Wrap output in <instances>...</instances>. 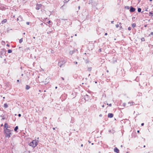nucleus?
Returning <instances> with one entry per match:
<instances>
[{
	"mask_svg": "<svg viewBox=\"0 0 153 153\" xmlns=\"http://www.w3.org/2000/svg\"><path fill=\"white\" fill-rule=\"evenodd\" d=\"M4 130L5 134V137L8 138L10 137V135L11 134L10 130L7 128H4Z\"/></svg>",
	"mask_w": 153,
	"mask_h": 153,
	"instance_id": "1",
	"label": "nucleus"
},
{
	"mask_svg": "<svg viewBox=\"0 0 153 153\" xmlns=\"http://www.w3.org/2000/svg\"><path fill=\"white\" fill-rule=\"evenodd\" d=\"M38 144V141L36 140H34L30 143L29 144L30 146L32 147L33 148L36 147Z\"/></svg>",
	"mask_w": 153,
	"mask_h": 153,
	"instance_id": "2",
	"label": "nucleus"
},
{
	"mask_svg": "<svg viewBox=\"0 0 153 153\" xmlns=\"http://www.w3.org/2000/svg\"><path fill=\"white\" fill-rule=\"evenodd\" d=\"M65 63V62L64 61H61L59 62L58 63V65L60 67H61Z\"/></svg>",
	"mask_w": 153,
	"mask_h": 153,
	"instance_id": "3",
	"label": "nucleus"
},
{
	"mask_svg": "<svg viewBox=\"0 0 153 153\" xmlns=\"http://www.w3.org/2000/svg\"><path fill=\"white\" fill-rule=\"evenodd\" d=\"M135 10V9L134 8L132 7L131 6L130 7V11L131 12H134Z\"/></svg>",
	"mask_w": 153,
	"mask_h": 153,
	"instance_id": "4",
	"label": "nucleus"
},
{
	"mask_svg": "<svg viewBox=\"0 0 153 153\" xmlns=\"http://www.w3.org/2000/svg\"><path fill=\"white\" fill-rule=\"evenodd\" d=\"M42 6V5L41 4H38L36 5V9L37 10H39L40 7H41Z\"/></svg>",
	"mask_w": 153,
	"mask_h": 153,
	"instance_id": "5",
	"label": "nucleus"
},
{
	"mask_svg": "<svg viewBox=\"0 0 153 153\" xmlns=\"http://www.w3.org/2000/svg\"><path fill=\"white\" fill-rule=\"evenodd\" d=\"M113 117V114L111 113H109L108 114V117L109 118H112Z\"/></svg>",
	"mask_w": 153,
	"mask_h": 153,
	"instance_id": "6",
	"label": "nucleus"
},
{
	"mask_svg": "<svg viewBox=\"0 0 153 153\" xmlns=\"http://www.w3.org/2000/svg\"><path fill=\"white\" fill-rule=\"evenodd\" d=\"M114 151L117 153H118L119 152V150L117 148V147H115V148L114 149Z\"/></svg>",
	"mask_w": 153,
	"mask_h": 153,
	"instance_id": "7",
	"label": "nucleus"
},
{
	"mask_svg": "<svg viewBox=\"0 0 153 153\" xmlns=\"http://www.w3.org/2000/svg\"><path fill=\"white\" fill-rule=\"evenodd\" d=\"M75 50H73V51H70L69 52V53L70 54L72 55L74 52H75Z\"/></svg>",
	"mask_w": 153,
	"mask_h": 153,
	"instance_id": "8",
	"label": "nucleus"
},
{
	"mask_svg": "<svg viewBox=\"0 0 153 153\" xmlns=\"http://www.w3.org/2000/svg\"><path fill=\"white\" fill-rule=\"evenodd\" d=\"M4 129H7V128H8V125L6 123L5 124H4Z\"/></svg>",
	"mask_w": 153,
	"mask_h": 153,
	"instance_id": "9",
	"label": "nucleus"
},
{
	"mask_svg": "<svg viewBox=\"0 0 153 153\" xmlns=\"http://www.w3.org/2000/svg\"><path fill=\"white\" fill-rule=\"evenodd\" d=\"M7 21V20L6 19H4L1 22V23L2 24H4L5 23H6Z\"/></svg>",
	"mask_w": 153,
	"mask_h": 153,
	"instance_id": "10",
	"label": "nucleus"
},
{
	"mask_svg": "<svg viewBox=\"0 0 153 153\" xmlns=\"http://www.w3.org/2000/svg\"><path fill=\"white\" fill-rule=\"evenodd\" d=\"M4 107L5 108H7L8 107V106L7 103H5L4 105Z\"/></svg>",
	"mask_w": 153,
	"mask_h": 153,
	"instance_id": "11",
	"label": "nucleus"
},
{
	"mask_svg": "<svg viewBox=\"0 0 153 153\" xmlns=\"http://www.w3.org/2000/svg\"><path fill=\"white\" fill-rule=\"evenodd\" d=\"M30 88V87L28 85H26V90H28Z\"/></svg>",
	"mask_w": 153,
	"mask_h": 153,
	"instance_id": "12",
	"label": "nucleus"
},
{
	"mask_svg": "<svg viewBox=\"0 0 153 153\" xmlns=\"http://www.w3.org/2000/svg\"><path fill=\"white\" fill-rule=\"evenodd\" d=\"M18 126H16V127H15V128H14V130H15V131H17V129H18Z\"/></svg>",
	"mask_w": 153,
	"mask_h": 153,
	"instance_id": "13",
	"label": "nucleus"
},
{
	"mask_svg": "<svg viewBox=\"0 0 153 153\" xmlns=\"http://www.w3.org/2000/svg\"><path fill=\"white\" fill-rule=\"evenodd\" d=\"M134 103V102H129L128 103V104H130V106L131 105H133Z\"/></svg>",
	"mask_w": 153,
	"mask_h": 153,
	"instance_id": "14",
	"label": "nucleus"
},
{
	"mask_svg": "<svg viewBox=\"0 0 153 153\" xmlns=\"http://www.w3.org/2000/svg\"><path fill=\"white\" fill-rule=\"evenodd\" d=\"M132 26L133 27H135L136 26V24L134 23L132 24Z\"/></svg>",
	"mask_w": 153,
	"mask_h": 153,
	"instance_id": "15",
	"label": "nucleus"
},
{
	"mask_svg": "<svg viewBox=\"0 0 153 153\" xmlns=\"http://www.w3.org/2000/svg\"><path fill=\"white\" fill-rule=\"evenodd\" d=\"M12 52V51L11 50L9 49L8 50V53H11Z\"/></svg>",
	"mask_w": 153,
	"mask_h": 153,
	"instance_id": "16",
	"label": "nucleus"
},
{
	"mask_svg": "<svg viewBox=\"0 0 153 153\" xmlns=\"http://www.w3.org/2000/svg\"><path fill=\"white\" fill-rule=\"evenodd\" d=\"M23 41L22 38L21 39H20L19 42L20 43H21Z\"/></svg>",
	"mask_w": 153,
	"mask_h": 153,
	"instance_id": "17",
	"label": "nucleus"
},
{
	"mask_svg": "<svg viewBox=\"0 0 153 153\" xmlns=\"http://www.w3.org/2000/svg\"><path fill=\"white\" fill-rule=\"evenodd\" d=\"M141 9L140 8H138V11L139 12H140L141 11Z\"/></svg>",
	"mask_w": 153,
	"mask_h": 153,
	"instance_id": "18",
	"label": "nucleus"
},
{
	"mask_svg": "<svg viewBox=\"0 0 153 153\" xmlns=\"http://www.w3.org/2000/svg\"><path fill=\"white\" fill-rule=\"evenodd\" d=\"M91 68H88V70L89 71H91Z\"/></svg>",
	"mask_w": 153,
	"mask_h": 153,
	"instance_id": "19",
	"label": "nucleus"
},
{
	"mask_svg": "<svg viewBox=\"0 0 153 153\" xmlns=\"http://www.w3.org/2000/svg\"><path fill=\"white\" fill-rule=\"evenodd\" d=\"M21 17V16H19L18 18H17V20L18 21L19 20L21 21L22 19H19V18Z\"/></svg>",
	"mask_w": 153,
	"mask_h": 153,
	"instance_id": "20",
	"label": "nucleus"
},
{
	"mask_svg": "<svg viewBox=\"0 0 153 153\" xmlns=\"http://www.w3.org/2000/svg\"><path fill=\"white\" fill-rule=\"evenodd\" d=\"M142 41H145V39L144 38H142L141 39Z\"/></svg>",
	"mask_w": 153,
	"mask_h": 153,
	"instance_id": "21",
	"label": "nucleus"
},
{
	"mask_svg": "<svg viewBox=\"0 0 153 153\" xmlns=\"http://www.w3.org/2000/svg\"><path fill=\"white\" fill-rule=\"evenodd\" d=\"M131 27H129L128 28V30H131Z\"/></svg>",
	"mask_w": 153,
	"mask_h": 153,
	"instance_id": "22",
	"label": "nucleus"
},
{
	"mask_svg": "<svg viewBox=\"0 0 153 153\" xmlns=\"http://www.w3.org/2000/svg\"><path fill=\"white\" fill-rule=\"evenodd\" d=\"M69 0H65L64 2H67Z\"/></svg>",
	"mask_w": 153,
	"mask_h": 153,
	"instance_id": "23",
	"label": "nucleus"
},
{
	"mask_svg": "<svg viewBox=\"0 0 153 153\" xmlns=\"http://www.w3.org/2000/svg\"><path fill=\"white\" fill-rule=\"evenodd\" d=\"M115 26H116V27L117 28L119 27V25L118 24L116 25Z\"/></svg>",
	"mask_w": 153,
	"mask_h": 153,
	"instance_id": "24",
	"label": "nucleus"
},
{
	"mask_svg": "<svg viewBox=\"0 0 153 153\" xmlns=\"http://www.w3.org/2000/svg\"><path fill=\"white\" fill-rule=\"evenodd\" d=\"M126 8H127V9H129V6H126L125 7Z\"/></svg>",
	"mask_w": 153,
	"mask_h": 153,
	"instance_id": "25",
	"label": "nucleus"
},
{
	"mask_svg": "<svg viewBox=\"0 0 153 153\" xmlns=\"http://www.w3.org/2000/svg\"><path fill=\"white\" fill-rule=\"evenodd\" d=\"M26 24L27 25H29V22H26Z\"/></svg>",
	"mask_w": 153,
	"mask_h": 153,
	"instance_id": "26",
	"label": "nucleus"
},
{
	"mask_svg": "<svg viewBox=\"0 0 153 153\" xmlns=\"http://www.w3.org/2000/svg\"><path fill=\"white\" fill-rule=\"evenodd\" d=\"M18 116H19V117H21V114H18Z\"/></svg>",
	"mask_w": 153,
	"mask_h": 153,
	"instance_id": "27",
	"label": "nucleus"
},
{
	"mask_svg": "<svg viewBox=\"0 0 153 153\" xmlns=\"http://www.w3.org/2000/svg\"><path fill=\"white\" fill-rule=\"evenodd\" d=\"M149 14H151V15H152V12H150L149 13Z\"/></svg>",
	"mask_w": 153,
	"mask_h": 153,
	"instance_id": "28",
	"label": "nucleus"
},
{
	"mask_svg": "<svg viewBox=\"0 0 153 153\" xmlns=\"http://www.w3.org/2000/svg\"><path fill=\"white\" fill-rule=\"evenodd\" d=\"M105 36H106L107 35V33H105Z\"/></svg>",
	"mask_w": 153,
	"mask_h": 153,
	"instance_id": "29",
	"label": "nucleus"
},
{
	"mask_svg": "<svg viewBox=\"0 0 153 153\" xmlns=\"http://www.w3.org/2000/svg\"><path fill=\"white\" fill-rule=\"evenodd\" d=\"M109 106H111V104H109Z\"/></svg>",
	"mask_w": 153,
	"mask_h": 153,
	"instance_id": "30",
	"label": "nucleus"
},
{
	"mask_svg": "<svg viewBox=\"0 0 153 153\" xmlns=\"http://www.w3.org/2000/svg\"><path fill=\"white\" fill-rule=\"evenodd\" d=\"M151 34L152 35H153V32H152L151 33Z\"/></svg>",
	"mask_w": 153,
	"mask_h": 153,
	"instance_id": "31",
	"label": "nucleus"
},
{
	"mask_svg": "<svg viewBox=\"0 0 153 153\" xmlns=\"http://www.w3.org/2000/svg\"><path fill=\"white\" fill-rule=\"evenodd\" d=\"M144 124V123H142L141 124V125L142 126H143Z\"/></svg>",
	"mask_w": 153,
	"mask_h": 153,
	"instance_id": "32",
	"label": "nucleus"
},
{
	"mask_svg": "<svg viewBox=\"0 0 153 153\" xmlns=\"http://www.w3.org/2000/svg\"><path fill=\"white\" fill-rule=\"evenodd\" d=\"M114 21H111V23L112 24H113V23H114Z\"/></svg>",
	"mask_w": 153,
	"mask_h": 153,
	"instance_id": "33",
	"label": "nucleus"
},
{
	"mask_svg": "<svg viewBox=\"0 0 153 153\" xmlns=\"http://www.w3.org/2000/svg\"><path fill=\"white\" fill-rule=\"evenodd\" d=\"M62 79L63 80H64V78L63 77H62Z\"/></svg>",
	"mask_w": 153,
	"mask_h": 153,
	"instance_id": "34",
	"label": "nucleus"
},
{
	"mask_svg": "<svg viewBox=\"0 0 153 153\" xmlns=\"http://www.w3.org/2000/svg\"><path fill=\"white\" fill-rule=\"evenodd\" d=\"M102 108H104V105H103L102 106Z\"/></svg>",
	"mask_w": 153,
	"mask_h": 153,
	"instance_id": "35",
	"label": "nucleus"
},
{
	"mask_svg": "<svg viewBox=\"0 0 153 153\" xmlns=\"http://www.w3.org/2000/svg\"><path fill=\"white\" fill-rule=\"evenodd\" d=\"M80 8V6H78V8H79V9Z\"/></svg>",
	"mask_w": 153,
	"mask_h": 153,
	"instance_id": "36",
	"label": "nucleus"
},
{
	"mask_svg": "<svg viewBox=\"0 0 153 153\" xmlns=\"http://www.w3.org/2000/svg\"><path fill=\"white\" fill-rule=\"evenodd\" d=\"M55 128H53V130H55Z\"/></svg>",
	"mask_w": 153,
	"mask_h": 153,
	"instance_id": "37",
	"label": "nucleus"
},
{
	"mask_svg": "<svg viewBox=\"0 0 153 153\" xmlns=\"http://www.w3.org/2000/svg\"><path fill=\"white\" fill-rule=\"evenodd\" d=\"M88 142H89V143H91V141H89V140L88 141Z\"/></svg>",
	"mask_w": 153,
	"mask_h": 153,
	"instance_id": "38",
	"label": "nucleus"
},
{
	"mask_svg": "<svg viewBox=\"0 0 153 153\" xmlns=\"http://www.w3.org/2000/svg\"><path fill=\"white\" fill-rule=\"evenodd\" d=\"M7 46L8 47L9 46V45L8 44H7Z\"/></svg>",
	"mask_w": 153,
	"mask_h": 153,
	"instance_id": "39",
	"label": "nucleus"
},
{
	"mask_svg": "<svg viewBox=\"0 0 153 153\" xmlns=\"http://www.w3.org/2000/svg\"><path fill=\"white\" fill-rule=\"evenodd\" d=\"M139 132H140V131H139V130H138V131H137V133H139Z\"/></svg>",
	"mask_w": 153,
	"mask_h": 153,
	"instance_id": "40",
	"label": "nucleus"
},
{
	"mask_svg": "<svg viewBox=\"0 0 153 153\" xmlns=\"http://www.w3.org/2000/svg\"><path fill=\"white\" fill-rule=\"evenodd\" d=\"M83 146V144H81V146L82 147V146Z\"/></svg>",
	"mask_w": 153,
	"mask_h": 153,
	"instance_id": "41",
	"label": "nucleus"
},
{
	"mask_svg": "<svg viewBox=\"0 0 153 153\" xmlns=\"http://www.w3.org/2000/svg\"><path fill=\"white\" fill-rule=\"evenodd\" d=\"M19 19H22L21 17L19 18Z\"/></svg>",
	"mask_w": 153,
	"mask_h": 153,
	"instance_id": "42",
	"label": "nucleus"
},
{
	"mask_svg": "<svg viewBox=\"0 0 153 153\" xmlns=\"http://www.w3.org/2000/svg\"><path fill=\"white\" fill-rule=\"evenodd\" d=\"M17 81L18 82H19V80H17Z\"/></svg>",
	"mask_w": 153,
	"mask_h": 153,
	"instance_id": "43",
	"label": "nucleus"
},
{
	"mask_svg": "<svg viewBox=\"0 0 153 153\" xmlns=\"http://www.w3.org/2000/svg\"><path fill=\"white\" fill-rule=\"evenodd\" d=\"M75 35V36H77L76 34Z\"/></svg>",
	"mask_w": 153,
	"mask_h": 153,
	"instance_id": "44",
	"label": "nucleus"
},
{
	"mask_svg": "<svg viewBox=\"0 0 153 153\" xmlns=\"http://www.w3.org/2000/svg\"><path fill=\"white\" fill-rule=\"evenodd\" d=\"M77 62H76L75 64H77Z\"/></svg>",
	"mask_w": 153,
	"mask_h": 153,
	"instance_id": "45",
	"label": "nucleus"
},
{
	"mask_svg": "<svg viewBox=\"0 0 153 153\" xmlns=\"http://www.w3.org/2000/svg\"><path fill=\"white\" fill-rule=\"evenodd\" d=\"M107 72H109L108 71V70L107 71Z\"/></svg>",
	"mask_w": 153,
	"mask_h": 153,
	"instance_id": "46",
	"label": "nucleus"
},
{
	"mask_svg": "<svg viewBox=\"0 0 153 153\" xmlns=\"http://www.w3.org/2000/svg\"><path fill=\"white\" fill-rule=\"evenodd\" d=\"M57 88V87H56H56H55V88H56V89Z\"/></svg>",
	"mask_w": 153,
	"mask_h": 153,
	"instance_id": "47",
	"label": "nucleus"
},
{
	"mask_svg": "<svg viewBox=\"0 0 153 153\" xmlns=\"http://www.w3.org/2000/svg\"><path fill=\"white\" fill-rule=\"evenodd\" d=\"M35 37H33V39H35Z\"/></svg>",
	"mask_w": 153,
	"mask_h": 153,
	"instance_id": "48",
	"label": "nucleus"
},
{
	"mask_svg": "<svg viewBox=\"0 0 153 153\" xmlns=\"http://www.w3.org/2000/svg\"><path fill=\"white\" fill-rule=\"evenodd\" d=\"M22 76H23V74H22Z\"/></svg>",
	"mask_w": 153,
	"mask_h": 153,
	"instance_id": "49",
	"label": "nucleus"
},
{
	"mask_svg": "<svg viewBox=\"0 0 153 153\" xmlns=\"http://www.w3.org/2000/svg\"><path fill=\"white\" fill-rule=\"evenodd\" d=\"M145 27H146V25H145Z\"/></svg>",
	"mask_w": 153,
	"mask_h": 153,
	"instance_id": "50",
	"label": "nucleus"
},
{
	"mask_svg": "<svg viewBox=\"0 0 153 153\" xmlns=\"http://www.w3.org/2000/svg\"><path fill=\"white\" fill-rule=\"evenodd\" d=\"M149 1H152V0H149Z\"/></svg>",
	"mask_w": 153,
	"mask_h": 153,
	"instance_id": "51",
	"label": "nucleus"
},
{
	"mask_svg": "<svg viewBox=\"0 0 153 153\" xmlns=\"http://www.w3.org/2000/svg\"><path fill=\"white\" fill-rule=\"evenodd\" d=\"M23 34H24V35H25V33H23Z\"/></svg>",
	"mask_w": 153,
	"mask_h": 153,
	"instance_id": "52",
	"label": "nucleus"
},
{
	"mask_svg": "<svg viewBox=\"0 0 153 153\" xmlns=\"http://www.w3.org/2000/svg\"><path fill=\"white\" fill-rule=\"evenodd\" d=\"M3 99H4V98H5V97H3Z\"/></svg>",
	"mask_w": 153,
	"mask_h": 153,
	"instance_id": "53",
	"label": "nucleus"
},
{
	"mask_svg": "<svg viewBox=\"0 0 153 153\" xmlns=\"http://www.w3.org/2000/svg\"><path fill=\"white\" fill-rule=\"evenodd\" d=\"M121 147H123L122 145H121Z\"/></svg>",
	"mask_w": 153,
	"mask_h": 153,
	"instance_id": "54",
	"label": "nucleus"
},
{
	"mask_svg": "<svg viewBox=\"0 0 153 153\" xmlns=\"http://www.w3.org/2000/svg\"><path fill=\"white\" fill-rule=\"evenodd\" d=\"M101 116V115H100V116Z\"/></svg>",
	"mask_w": 153,
	"mask_h": 153,
	"instance_id": "55",
	"label": "nucleus"
},
{
	"mask_svg": "<svg viewBox=\"0 0 153 153\" xmlns=\"http://www.w3.org/2000/svg\"><path fill=\"white\" fill-rule=\"evenodd\" d=\"M145 147V146H144V147Z\"/></svg>",
	"mask_w": 153,
	"mask_h": 153,
	"instance_id": "56",
	"label": "nucleus"
},
{
	"mask_svg": "<svg viewBox=\"0 0 153 153\" xmlns=\"http://www.w3.org/2000/svg\"><path fill=\"white\" fill-rule=\"evenodd\" d=\"M90 74H89V75H88V76H90Z\"/></svg>",
	"mask_w": 153,
	"mask_h": 153,
	"instance_id": "57",
	"label": "nucleus"
},
{
	"mask_svg": "<svg viewBox=\"0 0 153 153\" xmlns=\"http://www.w3.org/2000/svg\"><path fill=\"white\" fill-rule=\"evenodd\" d=\"M39 92H40V91H41L40 90H39Z\"/></svg>",
	"mask_w": 153,
	"mask_h": 153,
	"instance_id": "58",
	"label": "nucleus"
},
{
	"mask_svg": "<svg viewBox=\"0 0 153 153\" xmlns=\"http://www.w3.org/2000/svg\"><path fill=\"white\" fill-rule=\"evenodd\" d=\"M95 83H97V82H96Z\"/></svg>",
	"mask_w": 153,
	"mask_h": 153,
	"instance_id": "59",
	"label": "nucleus"
},
{
	"mask_svg": "<svg viewBox=\"0 0 153 153\" xmlns=\"http://www.w3.org/2000/svg\"><path fill=\"white\" fill-rule=\"evenodd\" d=\"M3 126V124H2V125H1V126Z\"/></svg>",
	"mask_w": 153,
	"mask_h": 153,
	"instance_id": "60",
	"label": "nucleus"
},
{
	"mask_svg": "<svg viewBox=\"0 0 153 153\" xmlns=\"http://www.w3.org/2000/svg\"><path fill=\"white\" fill-rule=\"evenodd\" d=\"M92 145H93V143H92Z\"/></svg>",
	"mask_w": 153,
	"mask_h": 153,
	"instance_id": "61",
	"label": "nucleus"
},
{
	"mask_svg": "<svg viewBox=\"0 0 153 153\" xmlns=\"http://www.w3.org/2000/svg\"><path fill=\"white\" fill-rule=\"evenodd\" d=\"M126 153H128V152H126Z\"/></svg>",
	"mask_w": 153,
	"mask_h": 153,
	"instance_id": "62",
	"label": "nucleus"
},
{
	"mask_svg": "<svg viewBox=\"0 0 153 153\" xmlns=\"http://www.w3.org/2000/svg\"><path fill=\"white\" fill-rule=\"evenodd\" d=\"M152 16H153V15H152Z\"/></svg>",
	"mask_w": 153,
	"mask_h": 153,
	"instance_id": "63",
	"label": "nucleus"
}]
</instances>
